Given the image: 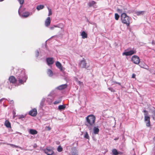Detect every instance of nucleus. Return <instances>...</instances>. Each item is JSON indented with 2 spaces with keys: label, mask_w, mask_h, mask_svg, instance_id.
<instances>
[{
  "label": "nucleus",
  "mask_w": 155,
  "mask_h": 155,
  "mask_svg": "<svg viewBox=\"0 0 155 155\" xmlns=\"http://www.w3.org/2000/svg\"><path fill=\"white\" fill-rule=\"evenodd\" d=\"M78 65L81 68L88 69L89 67L90 64L89 63H87L86 60L83 58L82 60L79 61Z\"/></svg>",
  "instance_id": "obj_5"
},
{
  "label": "nucleus",
  "mask_w": 155,
  "mask_h": 155,
  "mask_svg": "<svg viewBox=\"0 0 155 155\" xmlns=\"http://www.w3.org/2000/svg\"><path fill=\"white\" fill-rule=\"evenodd\" d=\"M25 116L23 115H20L18 116V118L19 119H21L22 118H25Z\"/></svg>",
  "instance_id": "obj_36"
},
{
  "label": "nucleus",
  "mask_w": 155,
  "mask_h": 155,
  "mask_svg": "<svg viewBox=\"0 0 155 155\" xmlns=\"http://www.w3.org/2000/svg\"><path fill=\"white\" fill-rule=\"evenodd\" d=\"M121 19L122 22L126 24L127 26H129L130 23V19L129 17L128 16L126 13H123L121 15Z\"/></svg>",
  "instance_id": "obj_3"
},
{
  "label": "nucleus",
  "mask_w": 155,
  "mask_h": 155,
  "mask_svg": "<svg viewBox=\"0 0 155 155\" xmlns=\"http://www.w3.org/2000/svg\"><path fill=\"white\" fill-rule=\"evenodd\" d=\"M39 53L38 51H37L36 52V57H38L39 55Z\"/></svg>",
  "instance_id": "obj_40"
},
{
  "label": "nucleus",
  "mask_w": 155,
  "mask_h": 155,
  "mask_svg": "<svg viewBox=\"0 0 155 155\" xmlns=\"http://www.w3.org/2000/svg\"><path fill=\"white\" fill-rule=\"evenodd\" d=\"M48 16H50V15H51L52 14V12H51V9H50L49 8H48Z\"/></svg>",
  "instance_id": "obj_34"
},
{
  "label": "nucleus",
  "mask_w": 155,
  "mask_h": 155,
  "mask_svg": "<svg viewBox=\"0 0 155 155\" xmlns=\"http://www.w3.org/2000/svg\"><path fill=\"white\" fill-rule=\"evenodd\" d=\"M108 89L111 91L112 92H114L115 91L114 89L112 88V87H109L108 88Z\"/></svg>",
  "instance_id": "obj_37"
},
{
  "label": "nucleus",
  "mask_w": 155,
  "mask_h": 155,
  "mask_svg": "<svg viewBox=\"0 0 155 155\" xmlns=\"http://www.w3.org/2000/svg\"><path fill=\"white\" fill-rule=\"evenodd\" d=\"M153 140L155 141V137L153 138Z\"/></svg>",
  "instance_id": "obj_52"
},
{
  "label": "nucleus",
  "mask_w": 155,
  "mask_h": 155,
  "mask_svg": "<svg viewBox=\"0 0 155 155\" xmlns=\"http://www.w3.org/2000/svg\"><path fill=\"white\" fill-rule=\"evenodd\" d=\"M84 137L88 139H89L90 137L87 132H85L84 135Z\"/></svg>",
  "instance_id": "obj_31"
},
{
  "label": "nucleus",
  "mask_w": 155,
  "mask_h": 155,
  "mask_svg": "<svg viewBox=\"0 0 155 155\" xmlns=\"http://www.w3.org/2000/svg\"><path fill=\"white\" fill-rule=\"evenodd\" d=\"M145 12L144 11H138L136 12V14L137 15L140 16L143 15Z\"/></svg>",
  "instance_id": "obj_23"
},
{
  "label": "nucleus",
  "mask_w": 155,
  "mask_h": 155,
  "mask_svg": "<svg viewBox=\"0 0 155 155\" xmlns=\"http://www.w3.org/2000/svg\"><path fill=\"white\" fill-rule=\"evenodd\" d=\"M66 106L64 105H60L58 106V109L60 110H64Z\"/></svg>",
  "instance_id": "obj_24"
},
{
  "label": "nucleus",
  "mask_w": 155,
  "mask_h": 155,
  "mask_svg": "<svg viewBox=\"0 0 155 155\" xmlns=\"http://www.w3.org/2000/svg\"><path fill=\"white\" fill-rule=\"evenodd\" d=\"M152 43L153 45H155V41H152Z\"/></svg>",
  "instance_id": "obj_48"
},
{
  "label": "nucleus",
  "mask_w": 155,
  "mask_h": 155,
  "mask_svg": "<svg viewBox=\"0 0 155 155\" xmlns=\"http://www.w3.org/2000/svg\"><path fill=\"white\" fill-rule=\"evenodd\" d=\"M51 23V19L50 17H48L45 21V25L47 26H48Z\"/></svg>",
  "instance_id": "obj_16"
},
{
  "label": "nucleus",
  "mask_w": 155,
  "mask_h": 155,
  "mask_svg": "<svg viewBox=\"0 0 155 155\" xmlns=\"http://www.w3.org/2000/svg\"><path fill=\"white\" fill-rule=\"evenodd\" d=\"M132 61L134 63L138 64H139L140 61V59L139 57L137 55H134L132 58Z\"/></svg>",
  "instance_id": "obj_7"
},
{
  "label": "nucleus",
  "mask_w": 155,
  "mask_h": 155,
  "mask_svg": "<svg viewBox=\"0 0 155 155\" xmlns=\"http://www.w3.org/2000/svg\"><path fill=\"white\" fill-rule=\"evenodd\" d=\"M119 18V16L117 13H115V19L117 20H118Z\"/></svg>",
  "instance_id": "obj_32"
},
{
  "label": "nucleus",
  "mask_w": 155,
  "mask_h": 155,
  "mask_svg": "<svg viewBox=\"0 0 155 155\" xmlns=\"http://www.w3.org/2000/svg\"><path fill=\"white\" fill-rule=\"evenodd\" d=\"M72 155H78V151L75 147H73L71 149Z\"/></svg>",
  "instance_id": "obj_14"
},
{
  "label": "nucleus",
  "mask_w": 155,
  "mask_h": 155,
  "mask_svg": "<svg viewBox=\"0 0 155 155\" xmlns=\"http://www.w3.org/2000/svg\"><path fill=\"white\" fill-rule=\"evenodd\" d=\"M96 3V2L94 1H92L88 3V5L89 7L93 6Z\"/></svg>",
  "instance_id": "obj_20"
},
{
  "label": "nucleus",
  "mask_w": 155,
  "mask_h": 155,
  "mask_svg": "<svg viewBox=\"0 0 155 155\" xmlns=\"http://www.w3.org/2000/svg\"><path fill=\"white\" fill-rule=\"evenodd\" d=\"M29 114L32 116H35L37 114V110L35 108H34L30 111L29 113Z\"/></svg>",
  "instance_id": "obj_11"
},
{
  "label": "nucleus",
  "mask_w": 155,
  "mask_h": 155,
  "mask_svg": "<svg viewBox=\"0 0 155 155\" xmlns=\"http://www.w3.org/2000/svg\"><path fill=\"white\" fill-rule=\"evenodd\" d=\"M112 153L114 155H118L119 153L118 152L117 150L116 149H113L112 150ZM120 153H121L120 152Z\"/></svg>",
  "instance_id": "obj_26"
},
{
  "label": "nucleus",
  "mask_w": 155,
  "mask_h": 155,
  "mask_svg": "<svg viewBox=\"0 0 155 155\" xmlns=\"http://www.w3.org/2000/svg\"><path fill=\"white\" fill-rule=\"evenodd\" d=\"M37 147V145L35 143L33 145V147L34 148H36Z\"/></svg>",
  "instance_id": "obj_46"
},
{
  "label": "nucleus",
  "mask_w": 155,
  "mask_h": 155,
  "mask_svg": "<svg viewBox=\"0 0 155 155\" xmlns=\"http://www.w3.org/2000/svg\"><path fill=\"white\" fill-rule=\"evenodd\" d=\"M77 83L79 85H80L81 84H82V83L80 81H79Z\"/></svg>",
  "instance_id": "obj_47"
},
{
  "label": "nucleus",
  "mask_w": 155,
  "mask_h": 155,
  "mask_svg": "<svg viewBox=\"0 0 155 155\" xmlns=\"http://www.w3.org/2000/svg\"><path fill=\"white\" fill-rule=\"evenodd\" d=\"M117 11L118 12H120V13H121L122 12V10H121V9H117Z\"/></svg>",
  "instance_id": "obj_42"
},
{
  "label": "nucleus",
  "mask_w": 155,
  "mask_h": 155,
  "mask_svg": "<svg viewBox=\"0 0 155 155\" xmlns=\"http://www.w3.org/2000/svg\"><path fill=\"white\" fill-rule=\"evenodd\" d=\"M21 5H22L24 3V0H17Z\"/></svg>",
  "instance_id": "obj_35"
},
{
  "label": "nucleus",
  "mask_w": 155,
  "mask_h": 155,
  "mask_svg": "<svg viewBox=\"0 0 155 155\" xmlns=\"http://www.w3.org/2000/svg\"><path fill=\"white\" fill-rule=\"evenodd\" d=\"M25 72V70L24 69L18 70L15 74V75L19 83L17 84H16V85H15V86L23 84L24 83L26 82L28 78V77L26 75Z\"/></svg>",
  "instance_id": "obj_1"
},
{
  "label": "nucleus",
  "mask_w": 155,
  "mask_h": 155,
  "mask_svg": "<svg viewBox=\"0 0 155 155\" xmlns=\"http://www.w3.org/2000/svg\"><path fill=\"white\" fill-rule=\"evenodd\" d=\"M44 8V6L43 5H40L37 6L36 9L38 10H40L42 9H43Z\"/></svg>",
  "instance_id": "obj_28"
},
{
  "label": "nucleus",
  "mask_w": 155,
  "mask_h": 155,
  "mask_svg": "<svg viewBox=\"0 0 155 155\" xmlns=\"http://www.w3.org/2000/svg\"><path fill=\"white\" fill-rule=\"evenodd\" d=\"M14 103V101L13 100H11L10 101V103L11 104H13Z\"/></svg>",
  "instance_id": "obj_50"
},
{
  "label": "nucleus",
  "mask_w": 155,
  "mask_h": 155,
  "mask_svg": "<svg viewBox=\"0 0 155 155\" xmlns=\"http://www.w3.org/2000/svg\"><path fill=\"white\" fill-rule=\"evenodd\" d=\"M7 100L8 101H9L7 99H6L5 98H2V99H1L0 100V103H1L2 101H3V100Z\"/></svg>",
  "instance_id": "obj_39"
},
{
  "label": "nucleus",
  "mask_w": 155,
  "mask_h": 155,
  "mask_svg": "<svg viewBox=\"0 0 155 155\" xmlns=\"http://www.w3.org/2000/svg\"><path fill=\"white\" fill-rule=\"evenodd\" d=\"M22 7V5H21L18 11V14L22 18H27L28 17L29 15H32V12H23V11L25 10V8L22 10L21 8Z\"/></svg>",
  "instance_id": "obj_4"
},
{
  "label": "nucleus",
  "mask_w": 155,
  "mask_h": 155,
  "mask_svg": "<svg viewBox=\"0 0 155 155\" xmlns=\"http://www.w3.org/2000/svg\"><path fill=\"white\" fill-rule=\"evenodd\" d=\"M55 64L56 66L58 67V68L60 69L61 71H63V67L60 62L59 61L56 62Z\"/></svg>",
  "instance_id": "obj_15"
},
{
  "label": "nucleus",
  "mask_w": 155,
  "mask_h": 155,
  "mask_svg": "<svg viewBox=\"0 0 155 155\" xmlns=\"http://www.w3.org/2000/svg\"><path fill=\"white\" fill-rule=\"evenodd\" d=\"M29 132L30 134L32 135L36 134L38 133L36 130L33 129H30L29 130Z\"/></svg>",
  "instance_id": "obj_18"
},
{
  "label": "nucleus",
  "mask_w": 155,
  "mask_h": 155,
  "mask_svg": "<svg viewBox=\"0 0 155 155\" xmlns=\"http://www.w3.org/2000/svg\"><path fill=\"white\" fill-rule=\"evenodd\" d=\"M116 84H118V85H121V84L120 83H119V82H117L116 83Z\"/></svg>",
  "instance_id": "obj_51"
},
{
  "label": "nucleus",
  "mask_w": 155,
  "mask_h": 155,
  "mask_svg": "<svg viewBox=\"0 0 155 155\" xmlns=\"http://www.w3.org/2000/svg\"><path fill=\"white\" fill-rule=\"evenodd\" d=\"M61 101V99L59 100H58L54 102V104H56L60 103Z\"/></svg>",
  "instance_id": "obj_33"
},
{
  "label": "nucleus",
  "mask_w": 155,
  "mask_h": 155,
  "mask_svg": "<svg viewBox=\"0 0 155 155\" xmlns=\"http://www.w3.org/2000/svg\"><path fill=\"white\" fill-rule=\"evenodd\" d=\"M8 145H9L11 146L12 147H13L18 148H20L21 149H22V148L21 147H20L19 146H17V145L13 144H10V143H8Z\"/></svg>",
  "instance_id": "obj_27"
},
{
  "label": "nucleus",
  "mask_w": 155,
  "mask_h": 155,
  "mask_svg": "<svg viewBox=\"0 0 155 155\" xmlns=\"http://www.w3.org/2000/svg\"><path fill=\"white\" fill-rule=\"evenodd\" d=\"M135 76H136V75L135 74H133L132 76V78H135Z\"/></svg>",
  "instance_id": "obj_44"
},
{
  "label": "nucleus",
  "mask_w": 155,
  "mask_h": 155,
  "mask_svg": "<svg viewBox=\"0 0 155 155\" xmlns=\"http://www.w3.org/2000/svg\"><path fill=\"white\" fill-rule=\"evenodd\" d=\"M75 81L77 82H78L79 81L78 80V79L77 78H75Z\"/></svg>",
  "instance_id": "obj_49"
},
{
  "label": "nucleus",
  "mask_w": 155,
  "mask_h": 155,
  "mask_svg": "<svg viewBox=\"0 0 155 155\" xmlns=\"http://www.w3.org/2000/svg\"><path fill=\"white\" fill-rule=\"evenodd\" d=\"M81 35L83 38H85L87 37V35L84 31L82 32Z\"/></svg>",
  "instance_id": "obj_25"
},
{
  "label": "nucleus",
  "mask_w": 155,
  "mask_h": 155,
  "mask_svg": "<svg viewBox=\"0 0 155 155\" xmlns=\"http://www.w3.org/2000/svg\"><path fill=\"white\" fill-rule=\"evenodd\" d=\"M17 80V79H16L13 76H11L9 78V80L10 82L13 84H15Z\"/></svg>",
  "instance_id": "obj_13"
},
{
  "label": "nucleus",
  "mask_w": 155,
  "mask_h": 155,
  "mask_svg": "<svg viewBox=\"0 0 155 155\" xmlns=\"http://www.w3.org/2000/svg\"><path fill=\"white\" fill-rule=\"evenodd\" d=\"M63 148L60 145L57 148L58 151L59 152H61Z\"/></svg>",
  "instance_id": "obj_30"
},
{
  "label": "nucleus",
  "mask_w": 155,
  "mask_h": 155,
  "mask_svg": "<svg viewBox=\"0 0 155 155\" xmlns=\"http://www.w3.org/2000/svg\"><path fill=\"white\" fill-rule=\"evenodd\" d=\"M45 128L46 129H47L48 130H50L51 129V127H49V126H46V127H45Z\"/></svg>",
  "instance_id": "obj_41"
},
{
  "label": "nucleus",
  "mask_w": 155,
  "mask_h": 155,
  "mask_svg": "<svg viewBox=\"0 0 155 155\" xmlns=\"http://www.w3.org/2000/svg\"><path fill=\"white\" fill-rule=\"evenodd\" d=\"M46 101L49 104H51L52 101V97L51 98H48L46 100Z\"/></svg>",
  "instance_id": "obj_29"
},
{
  "label": "nucleus",
  "mask_w": 155,
  "mask_h": 155,
  "mask_svg": "<svg viewBox=\"0 0 155 155\" xmlns=\"http://www.w3.org/2000/svg\"><path fill=\"white\" fill-rule=\"evenodd\" d=\"M136 52L135 50H130L128 51L125 52L123 53V55H125L127 56L132 55L135 54Z\"/></svg>",
  "instance_id": "obj_9"
},
{
  "label": "nucleus",
  "mask_w": 155,
  "mask_h": 155,
  "mask_svg": "<svg viewBox=\"0 0 155 155\" xmlns=\"http://www.w3.org/2000/svg\"><path fill=\"white\" fill-rule=\"evenodd\" d=\"M44 152L47 155H52L54 153L52 148L50 147H47L44 150Z\"/></svg>",
  "instance_id": "obj_8"
},
{
  "label": "nucleus",
  "mask_w": 155,
  "mask_h": 155,
  "mask_svg": "<svg viewBox=\"0 0 155 155\" xmlns=\"http://www.w3.org/2000/svg\"><path fill=\"white\" fill-rule=\"evenodd\" d=\"M45 99L44 98H43L41 100L40 104V107L41 108L42 107H43L44 105V103L45 102Z\"/></svg>",
  "instance_id": "obj_21"
},
{
  "label": "nucleus",
  "mask_w": 155,
  "mask_h": 155,
  "mask_svg": "<svg viewBox=\"0 0 155 155\" xmlns=\"http://www.w3.org/2000/svg\"><path fill=\"white\" fill-rule=\"evenodd\" d=\"M92 130L93 131V134H98L99 132V129L98 126L94 127Z\"/></svg>",
  "instance_id": "obj_10"
},
{
  "label": "nucleus",
  "mask_w": 155,
  "mask_h": 155,
  "mask_svg": "<svg viewBox=\"0 0 155 155\" xmlns=\"http://www.w3.org/2000/svg\"><path fill=\"white\" fill-rule=\"evenodd\" d=\"M54 27H58L62 28H61L60 26H59L58 25H54Z\"/></svg>",
  "instance_id": "obj_43"
},
{
  "label": "nucleus",
  "mask_w": 155,
  "mask_h": 155,
  "mask_svg": "<svg viewBox=\"0 0 155 155\" xmlns=\"http://www.w3.org/2000/svg\"><path fill=\"white\" fill-rule=\"evenodd\" d=\"M54 26H53L51 27H50V29L51 30H53V29H54Z\"/></svg>",
  "instance_id": "obj_45"
},
{
  "label": "nucleus",
  "mask_w": 155,
  "mask_h": 155,
  "mask_svg": "<svg viewBox=\"0 0 155 155\" xmlns=\"http://www.w3.org/2000/svg\"><path fill=\"white\" fill-rule=\"evenodd\" d=\"M143 112L144 113V121L145 122L147 121L146 122V126L147 127H149L150 126V117L148 116V112L146 110H143Z\"/></svg>",
  "instance_id": "obj_6"
},
{
  "label": "nucleus",
  "mask_w": 155,
  "mask_h": 155,
  "mask_svg": "<svg viewBox=\"0 0 155 155\" xmlns=\"http://www.w3.org/2000/svg\"><path fill=\"white\" fill-rule=\"evenodd\" d=\"M85 125L87 128L90 131H92L93 128L95 125L96 117L93 114H90L87 116L86 118Z\"/></svg>",
  "instance_id": "obj_2"
},
{
  "label": "nucleus",
  "mask_w": 155,
  "mask_h": 155,
  "mask_svg": "<svg viewBox=\"0 0 155 155\" xmlns=\"http://www.w3.org/2000/svg\"><path fill=\"white\" fill-rule=\"evenodd\" d=\"M47 74L49 77H52L53 75V72L50 69H48L47 70Z\"/></svg>",
  "instance_id": "obj_22"
},
{
  "label": "nucleus",
  "mask_w": 155,
  "mask_h": 155,
  "mask_svg": "<svg viewBox=\"0 0 155 155\" xmlns=\"http://www.w3.org/2000/svg\"><path fill=\"white\" fill-rule=\"evenodd\" d=\"M67 85L66 84L61 85L57 87L56 88L59 90H63L67 87Z\"/></svg>",
  "instance_id": "obj_17"
},
{
  "label": "nucleus",
  "mask_w": 155,
  "mask_h": 155,
  "mask_svg": "<svg viewBox=\"0 0 155 155\" xmlns=\"http://www.w3.org/2000/svg\"><path fill=\"white\" fill-rule=\"evenodd\" d=\"M46 61L48 64L49 66L52 64L54 63L53 58H47Z\"/></svg>",
  "instance_id": "obj_12"
},
{
  "label": "nucleus",
  "mask_w": 155,
  "mask_h": 155,
  "mask_svg": "<svg viewBox=\"0 0 155 155\" xmlns=\"http://www.w3.org/2000/svg\"><path fill=\"white\" fill-rule=\"evenodd\" d=\"M153 118L154 120H155V111L153 112Z\"/></svg>",
  "instance_id": "obj_38"
},
{
  "label": "nucleus",
  "mask_w": 155,
  "mask_h": 155,
  "mask_svg": "<svg viewBox=\"0 0 155 155\" xmlns=\"http://www.w3.org/2000/svg\"><path fill=\"white\" fill-rule=\"evenodd\" d=\"M5 125L7 128L11 127L10 123L9 121L8 120H5Z\"/></svg>",
  "instance_id": "obj_19"
}]
</instances>
